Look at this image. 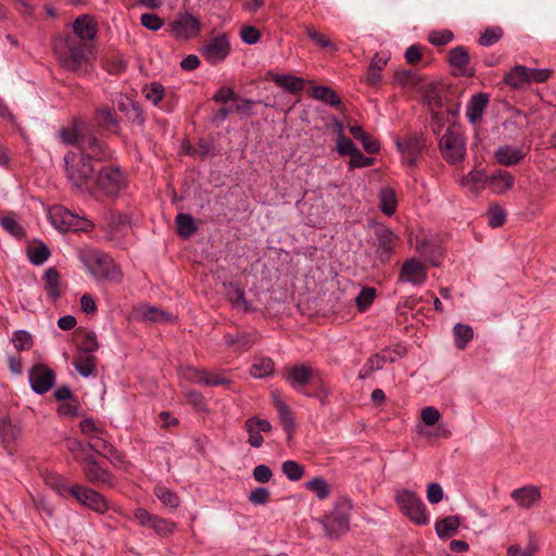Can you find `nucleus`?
Here are the masks:
<instances>
[{"label":"nucleus","mask_w":556,"mask_h":556,"mask_svg":"<svg viewBox=\"0 0 556 556\" xmlns=\"http://www.w3.org/2000/svg\"><path fill=\"white\" fill-rule=\"evenodd\" d=\"M376 298V290L370 287H365L361 290L356 296V305L359 312L366 311L374 302Z\"/></svg>","instance_id":"57"},{"label":"nucleus","mask_w":556,"mask_h":556,"mask_svg":"<svg viewBox=\"0 0 556 556\" xmlns=\"http://www.w3.org/2000/svg\"><path fill=\"white\" fill-rule=\"evenodd\" d=\"M200 52L202 56L211 64L224 61L230 53V42L228 36L223 33L210 39Z\"/></svg>","instance_id":"14"},{"label":"nucleus","mask_w":556,"mask_h":556,"mask_svg":"<svg viewBox=\"0 0 556 556\" xmlns=\"http://www.w3.org/2000/svg\"><path fill=\"white\" fill-rule=\"evenodd\" d=\"M439 151L450 165H457L466 156V139L455 127H447L439 140Z\"/></svg>","instance_id":"4"},{"label":"nucleus","mask_w":556,"mask_h":556,"mask_svg":"<svg viewBox=\"0 0 556 556\" xmlns=\"http://www.w3.org/2000/svg\"><path fill=\"white\" fill-rule=\"evenodd\" d=\"M50 250L42 241L27 248V256L33 265L39 266L46 263L50 256Z\"/></svg>","instance_id":"44"},{"label":"nucleus","mask_w":556,"mask_h":556,"mask_svg":"<svg viewBox=\"0 0 556 556\" xmlns=\"http://www.w3.org/2000/svg\"><path fill=\"white\" fill-rule=\"evenodd\" d=\"M134 517L140 526L152 529L162 538L173 534L176 530V523L174 521L151 514L144 508L135 509Z\"/></svg>","instance_id":"13"},{"label":"nucleus","mask_w":556,"mask_h":556,"mask_svg":"<svg viewBox=\"0 0 556 556\" xmlns=\"http://www.w3.org/2000/svg\"><path fill=\"white\" fill-rule=\"evenodd\" d=\"M536 552V543L530 540L529 544L523 549H521V547L517 544L510 545L507 548V556H534Z\"/></svg>","instance_id":"62"},{"label":"nucleus","mask_w":556,"mask_h":556,"mask_svg":"<svg viewBox=\"0 0 556 556\" xmlns=\"http://www.w3.org/2000/svg\"><path fill=\"white\" fill-rule=\"evenodd\" d=\"M175 223L177 226V233L184 239L191 237L198 230L194 218L190 214H177Z\"/></svg>","instance_id":"43"},{"label":"nucleus","mask_w":556,"mask_h":556,"mask_svg":"<svg viewBox=\"0 0 556 556\" xmlns=\"http://www.w3.org/2000/svg\"><path fill=\"white\" fill-rule=\"evenodd\" d=\"M394 361L395 357L391 355V351L389 349H384L381 352L371 355L365 362L358 372V378L361 380H365L370 377L374 371L382 369L387 362L393 363Z\"/></svg>","instance_id":"26"},{"label":"nucleus","mask_w":556,"mask_h":556,"mask_svg":"<svg viewBox=\"0 0 556 556\" xmlns=\"http://www.w3.org/2000/svg\"><path fill=\"white\" fill-rule=\"evenodd\" d=\"M416 249L426 262L433 266L440 265L442 260L440 245L431 243L429 240H422L417 243Z\"/></svg>","instance_id":"40"},{"label":"nucleus","mask_w":556,"mask_h":556,"mask_svg":"<svg viewBox=\"0 0 556 556\" xmlns=\"http://www.w3.org/2000/svg\"><path fill=\"white\" fill-rule=\"evenodd\" d=\"M455 346L464 350L473 338V330L469 325L456 324L453 329Z\"/></svg>","instance_id":"47"},{"label":"nucleus","mask_w":556,"mask_h":556,"mask_svg":"<svg viewBox=\"0 0 556 556\" xmlns=\"http://www.w3.org/2000/svg\"><path fill=\"white\" fill-rule=\"evenodd\" d=\"M146 99L150 101L153 105L157 106L162 103L165 98V88L161 83L153 81L149 85H146L142 90Z\"/></svg>","instance_id":"49"},{"label":"nucleus","mask_w":556,"mask_h":556,"mask_svg":"<svg viewBox=\"0 0 556 556\" xmlns=\"http://www.w3.org/2000/svg\"><path fill=\"white\" fill-rule=\"evenodd\" d=\"M244 429L248 432V443L253 447H261L264 443L262 432L271 431V425L267 419L256 416L250 417L244 421Z\"/></svg>","instance_id":"23"},{"label":"nucleus","mask_w":556,"mask_h":556,"mask_svg":"<svg viewBox=\"0 0 556 556\" xmlns=\"http://www.w3.org/2000/svg\"><path fill=\"white\" fill-rule=\"evenodd\" d=\"M275 364L270 357H263L250 367V375L254 378H265L273 375Z\"/></svg>","instance_id":"50"},{"label":"nucleus","mask_w":556,"mask_h":556,"mask_svg":"<svg viewBox=\"0 0 556 556\" xmlns=\"http://www.w3.org/2000/svg\"><path fill=\"white\" fill-rule=\"evenodd\" d=\"M78 149L80 151L78 155L86 157L89 162H106L113 159V150L92 134L83 136Z\"/></svg>","instance_id":"11"},{"label":"nucleus","mask_w":556,"mask_h":556,"mask_svg":"<svg viewBox=\"0 0 556 556\" xmlns=\"http://www.w3.org/2000/svg\"><path fill=\"white\" fill-rule=\"evenodd\" d=\"M228 299L235 308L242 309L243 312H250L252 309L245 299L244 289L238 285L232 286V289L228 292Z\"/></svg>","instance_id":"51"},{"label":"nucleus","mask_w":556,"mask_h":556,"mask_svg":"<svg viewBox=\"0 0 556 556\" xmlns=\"http://www.w3.org/2000/svg\"><path fill=\"white\" fill-rule=\"evenodd\" d=\"M305 488L308 491L315 493L317 498L320 501L328 498L330 495V486L327 483V481L320 476L314 477L313 479L307 481L305 483Z\"/></svg>","instance_id":"48"},{"label":"nucleus","mask_w":556,"mask_h":556,"mask_svg":"<svg viewBox=\"0 0 556 556\" xmlns=\"http://www.w3.org/2000/svg\"><path fill=\"white\" fill-rule=\"evenodd\" d=\"M311 97L319 100L326 104L331 106H339L341 104L340 97L336 93V91L326 86H316L311 89Z\"/></svg>","instance_id":"41"},{"label":"nucleus","mask_w":556,"mask_h":556,"mask_svg":"<svg viewBox=\"0 0 556 556\" xmlns=\"http://www.w3.org/2000/svg\"><path fill=\"white\" fill-rule=\"evenodd\" d=\"M503 83L511 89H522L529 85L528 67L515 65L503 77Z\"/></svg>","instance_id":"34"},{"label":"nucleus","mask_w":556,"mask_h":556,"mask_svg":"<svg viewBox=\"0 0 556 556\" xmlns=\"http://www.w3.org/2000/svg\"><path fill=\"white\" fill-rule=\"evenodd\" d=\"M394 500L400 510L412 522L418 526L427 525L429 521L426 505L421 498L414 492L403 489L395 493Z\"/></svg>","instance_id":"6"},{"label":"nucleus","mask_w":556,"mask_h":556,"mask_svg":"<svg viewBox=\"0 0 556 556\" xmlns=\"http://www.w3.org/2000/svg\"><path fill=\"white\" fill-rule=\"evenodd\" d=\"M504 35V30L500 26H491L484 29L481 33L480 38L478 40L479 45L482 47H490L496 43Z\"/></svg>","instance_id":"54"},{"label":"nucleus","mask_w":556,"mask_h":556,"mask_svg":"<svg viewBox=\"0 0 556 556\" xmlns=\"http://www.w3.org/2000/svg\"><path fill=\"white\" fill-rule=\"evenodd\" d=\"M75 343L78 353L92 354L99 349L96 333L83 328L75 330Z\"/></svg>","instance_id":"32"},{"label":"nucleus","mask_w":556,"mask_h":556,"mask_svg":"<svg viewBox=\"0 0 556 556\" xmlns=\"http://www.w3.org/2000/svg\"><path fill=\"white\" fill-rule=\"evenodd\" d=\"M73 31L75 38L87 43L97 38L99 31L98 22L91 14L78 15L73 22Z\"/></svg>","instance_id":"21"},{"label":"nucleus","mask_w":556,"mask_h":556,"mask_svg":"<svg viewBox=\"0 0 556 556\" xmlns=\"http://www.w3.org/2000/svg\"><path fill=\"white\" fill-rule=\"evenodd\" d=\"M427 280V269L422 263L417 258L406 260L401 267L397 278L400 283H412L414 286H421Z\"/></svg>","instance_id":"19"},{"label":"nucleus","mask_w":556,"mask_h":556,"mask_svg":"<svg viewBox=\"0 0 556 556\" xmlns=\"http://www.w3.org/2000/svg\"><path fill=\"white\" fill-rule=\"evenodd\" d=\"M462 522V518L458 515L447 516L435 521V532L440 539H448L453 536Z\"/></svg>","instance_id":"38"},{"label":"nucleus","mask_w":556,"mask_h":556,"mask_svg":"<svg viewBox=\"0 0 556 556\" xmlns=\"http://www.w3.org/2000/svg\"><path fill=\"white\" fill-rule=\"evenodd\" d=\"M305 30L307 37L318 47L323 49H330L331 51L338 50L337 46L332 43L329 38L317 31L314 27L307 26Z\"/></svg>","instance_id":"55"},{"label":"nucleus","mask_w":556,"mask_h":556,"mask_svg":"<svg viewBox=\"0 0 556 556\" xmlns=\"http://www.w3.org/2000/svg\"><path fill=\"white\" fill-rule=\"evenodd\" d=\"M96 356L92 354L78 353L74 357L73 366L80 376L87 378L96 374Z\"/></svg>","instance_id":"39"},{"label":"nucleus","mask_w":556,"mask_h":556,"mask_svg":"<svg viewBox=\"0 0 556 556\" xmlns=\"http://www.w3.org/2000/svg\"><path fill=\"white\" fill-rule=\"evenodd\" d=\"M21 435L22 428L17 422H13L9 417L0 419V443L9 454H13L12 445L20 440Z\"/></svg>","instance_id":"25"},{"label":"nucleus","mask_w":556,"mask_h":556,"mask_svg":"<svg viewBox=\"0 0 556 556\" xmlns=\"http://www.w3.org/2000/svg\"><path fill=\"white\" fill-rule=\"evenodd\" d=\"M12 342L17 351H28L33 348L31 336L26 330L14 331Z\"/></svg>","instance_id":"56"},{"label":"nucleus","mask_w":556,"mask_h":556,"mask_svg":"<svg viewBox=\"0 0 556 556\" xmlns=\"http://www.w3.org/2000/svg\"><path fill=\"white\" fill-rule=\"evenodd\" d=\"M323 525L326 535L334 540L349 531L350 518L344 513H332L325 517Z\"/></svg>","instance_id":"24"},{"label":"nucleus","mask_w":556,"mask_h":556,"mask_svg":"<svg viewBox=\"0 0 556 556\" xmlns=\"http://www.w3.org/2000/svg\"><path fill=\"white\" fill-rule=\"evenodd\" d=\"M447 62L454 68V76H463L471 78L475 76L476 71L469 67L470 55L466 47L457 46L448 51Z\"/></svg>","instance_id":"17"},{"label":"nucleus","mask_w":556,"mask_h":556,"mask_svg":"<svg viewBox=\"0 0 556 556\" xmlns=\"http://www.w3.org/2000/svg\"><path fill=\"white\" fill-rule=\"evenodd\" d=\"M281 471L290 481H299L305 475L304 466L291 459L281 464Z\"/></svg>","instance_id":"52"},{"label":"nucleus","mask_w":556,"mask_h":556,"mask_svg":"<svg viewBox=\"0 0 556 556\" xmlns=\"http://www.w3.org/2000/svg\"><path fill=\"white\" fill-rule=\"evenodd\" d=\"M59 212L62 217V224H64L67 227V229L72 231L89 232L94 227L91 220L76 216L67 210L59 208Z\"/></svg>","instance_id":"36"},{"label":"nucleus","mask_w":556,"mask_h":556,"mask_svg":"<svg viewBox=\"0 0 556 556\" xmlns=\"http://www.w3.org/2000/svg\"><path fill=\"white\" fill-rule=\"evenodd\" d=\"M81 261L88 270L97 279L121 282L123 273L114 260L105 252L100 250H87L81 255Z\"/></svg>","instance_id":"3"},{"label":"nucleus","mask_w":556,"mask_h":556,"mask_svg":"<svg viewBox=\"0 0 556 556\" xmlns=\"http://www.w3.org/2000/svg\"><path fill=\"white\" fill-rule=\"evenodd\" d=\"M170 27L176 38H181L185 40L195 38L201 33L200 20L190 13L180 14L170 24Z\"/></svg>","instance_id":"18"},{"label":"nucleus","mask_w":556,"mask_h":556,"mask_svg":"<svg viewBox=\"0 0 556 556\" xmlns=\"http://www.w3.org/2000/svg\"><path fill=\"white\" fill-rule=\"evenodd\" d=\"M64 163L66 177L72 186L83 190L94 173L92 163L72 151L64 155Z\"/></svg>","instance_id":"5"},{"label":"nucleus","mask_w":556,"mask_h":556,"mask_svg":"<svg viewBox=\"0 0 556 556\" xmlns=\"http://www.w3.org/2000/svg\"><path fill=\"white\" fill-rule=\"evenodd\" d=\"M60 138L61 140L66 143V144H76L77 148L79 147L80 144V139L83 138L84 135L79 134L77 127L75 124H73L72 127H63L61 130H60Z\"/></svg>","instance_id":"59"},{"label":"nucleus","mask_w":556,"mask_h":556,"mask_svg":"<svg viewBox=\"0 0 556 556\" xmlns=\"http://www.w3.org/2000/svg\"><path fill=\"white\" fill-rule=\"evenodd\" d=\"M267 76L278 87L291 93H298L304 89V80L291 74H278L273 71H269L267 73Z\"/></svg>","instance_id":"31"},{"label":"nucleus","mask_w":556,"mask_h":556,"mask_svg":"<svg viewBox=\"0 0 556 556\" xmlns=\"http://www.w3.org/2000/svg\"><path fill=\"white\" fill-rule=\"evenodd\" d=\"M525 156L526 152L522 149L509 144L501 146L494 151V159L502 166H514L520 163Z\"/></svg>","instance_id":"28"},{"label":"nucleus","mask_w":556,"mask_h":556,"mask_svg":"<svg viewBox=\"0 0 556 556\" xmlns=\"http://www.w3.org/2000/svg\"><path fill=\"white\" fill-rule=\"evenodd\" d=\"M79 430L87 439V446L97 454L108 448V444L111 443L105 425L92 417L83 419L79 422Z\"/></svg>","instance_id":"7"},{"label":"nucleus","mask_w":556,"mask_h":556,"mask_svg":"<svg viewBox=\"0 0 556 556\" xmlns=\"http://www.w3.org/2000/svg\"><path fill=\"white\" fill-rule=\"evenodd\" d=\"M141 25L150 30L156 31L164 25L163 18L155 13H143L140 16Z\"/></svg>","instance_id":"61"},{"label":"nucleus","mask_w":556,"mask_h":556,"mask_svg":"<svg viewBox=\"0 0 556 556\" xmlns=\"http://www.w3.org/2000/svg\"><path fill=\"white\" fill-rule=\"evenodd\" d=\"M96 118L99 127L110 130L115 135L121 134L119 119L113 108L102 105L96 109Z\"/></svg>","instance_id":"29"},{"label":"nucleus","mask_w":556,"mask_h":556,"mask_svg":"<svg viewBox=\"0 0 556 556\" xmlns=\"http://www.w3.org/2000/svg\"><path fill=\"white\" fill-rule=\"evenodd\" d=\"M188 378L193 382H201L206 387L226 386L231 380L224 371H207L205 369L187 367Z\"/></svg>","instance_id":"22"},{"label":"nucleus","mask_w":556,"mask_h":556,"mask_svg":"<svg viewBox=\"0 0 556 556\" xmlns=\"http://www.w3.org/2000/svg\"><path fill=\"white\" fill-rule=\"evenodd\" d=\"M153 493L164 506L170 509H176L180 504L178 494L164 485H155Z\"/></svg>","instance_id":"45"},{"label":"nucleus","mask_w":556,"mask_h":556,"mask_svg":"<svg viewBox=\"0 0 556 556\" xmlns=\"http://www.w3.org/2000/svg\"><path fill=\"white\" fill-rule=\"evenodd\" d=\"M52 46L62 67L72 72H80L91 53L88 43L78 40L71 34L54 38Z\"/></svg>","instance_id":"2"},{"label":"nucleus","mask_w":556,"mask_h":556,"mask_svg":"<svg viewBox=\"0 0 556 556\" xmlns=\"http://www.w3.org/2000/svg\"><path fill=\"white\" fill-rule=\"evenodd\" d=\"M282 379L298 393L315 397L321 405L329 403L330 388L325 382L321 371L309 364L298 363L287 367L282 372Z\"/></svg>","instance_id":"1"},{"label":"nucleus","mask_w":556,"mask_h":556,"mask_svg":"<svg viewBox=\"0 0 556 556\" xmlns=\"http://www.w3.org/2000/svg\"><path fill=\"white\" fill-rule=\"evenodd\" d=\"M240 38L247 45H254L261 39V31L250 25H245L240 30Z\"/></svg>","instance_id":"64"},{"label":"nucleus","mask_w":556,"mask_h":556,"mask_svg":"<svg viewBox=\"0 0 556 556\" xmlns=\"http://www.w3.org/2000/svg\"><path fill=\"white\" fill-rule=\"evenodd\" d=\"M81 471L87 482L97 488L111 489L115 485V477L102 467L91 454H86L80 459Z\"/></svg>","instance_id":"9"},{"label":"nucleus","mask_w":556,"mask_h":556,"mask_svg":"<svg viewBox=\"0 0 556 556\" xmlns=\"http://www.w3.org/2000/svg\"><path fill=\"white\" fill-rule=\"evenodd\" d=\"M515 185V177L507 170L496 169L489 177V188L493 193L502 194Z\"/></svg>","instance_id":"30"},{"label":"nucleus","mask_w":556,"mask_h":556,"mask_svg":"<svg viewBox=\"0 0 556 556\" xmlns=\"http://www.w3.org/2000/svg\"><path fill=\"white\" fill-rule=\"evenodd\" d=\"M454 39V34L450 29L432 30L428 36V41L434 47H442Z\"/></svg>","instance_id":"58"},{"label":"nucleus","mask_w":556,"mask_h":556,"mask_svg":"<svg viewBox=\"0 0 556 556\" xmlns=\"http://www.w3.org/2000/svg\"><path fill=\"white\" fill-rule=\"evenodd\" d=\"M489 225L492 228L501 227L506 220V212L500 205H493L488 211Z\"/></svg>","instance_id":"60"},{"label":"nucleus","mask_w":556,"mask_h":556,"mask_svg":"<svg viewBox=\"0 0 556 556\" xmlns=\"http://www.w3.org/2000/svg\"><path fill=\"white\" fill-rule=\"evenodd\" d=\"M260 340V334L257 331L251 332H238L237 334L227 333L225 336V342L228 346L232 348L235 351L245 352L249 351L257 341Z\"/></svg>","instance_id":"27"},{"label":"nucleus","mask_w":556,"mask_h":556,"mask_svg":"<svg viewBox=\"0 0 556 556\" xmlns=\"http://www.w3.org/2000/svg\"><path fill=\"white\" fill-rule=\"evenodd\" d=\"M489 103L488 93L473 94L467 105L466 116L471 124L478 123L483 115V112Z\"/></svg>","instance_id":"33"},{"label":"nucleus","mask_w":556,"mask_h":556,"mask_svg":"<svg viewBox=\"0 0 556 556\" xmlns=\"http://www.w3.org/2000/svg\"><path fill=\"white\" fill-rule=\"evenodd\" d=\"M45 289L47 296L51 302L61 298V276L55 267H49L43 275Z\"/></svg>","instance_id":"35"},{"label":"nucleus","mask_w":556,"mask_h":556,"mask_svg":"<svg viewBox=\"0 0 556 556\" xmlns=\"http://www.w3.org/2000/svg\"><path fill=\"white\" fill-rule=\"evenodd\" d=\"M70 494L75 497L80 505L86 506L98 514H104L109 510V503L106 498L100 492L91 488L81 484H74L70 486Z\"/></svg>","instance_id":"12"},{"label":"nucleus","mask_w":556,"mask_h":556,"mask_svg":"<svg viewBox=\"0 0 556 556\" xmlns=\"http://www.w3.org/2000/svg\"><path fill=\"white\" fill-rule=\"evenodd\" d=\"M395 146L401 153L403 163L414 167L417 165V161L426 147V140L422 135L409 134L403 138L397 137Z\"/></svg>","instance_id":"10"},{"label":"nucleus","mask_w":556,"mask_h":556,"mask_svg":"<svg viewBox=\"0 0 556 556\" xmlns=\"http://www.w3.org/2000/svg\"><path fill=\"white\" fill-rule=\"evenodd\" d=\"M31 389L37 394H45L55 382V372L45 364L34 365L28 372Z\"/></svg>","instance_id":"15"},{"label":"nucleus","mask_w":556,"mask_h":556,"mask_svg":"<svg viewBox=\"0 0 556 556\" xmlns=\"http://www.w3.org/2000/svg\"><path fill=\"white\" fill-rule=\"evenodd\" d=\"M269 490L263 486L252 490L248 496L249 501L254 505H265L269 501Z\"/></svg>","instance_id":"63"},{"label":"nucleus","mask_w":556,"mask_h":556,"mask_svg":"<svg viewBox=\"0 0 556 556\" xmlns=\"http://www.w3.org/2000/svg\"><path fill=\"white\" fill-rule=\"evenodd\" d=\"M379 206L383 214L387 216H392L395 213L397 207V199L396 193L392 188H382L379 192Z\"/></svg>","instance_id":"42"},{"label":"nucleus","mask_w":556,"mask_h":556,"mask_svg":"<svg viewBox=\"0 0 556 556\" xmlns=\"http://www.w3.org/2000/svg\"><path fill=\"white\" fill-rule=\"evenodd\" d=\"M511 500L522 509H532L540 505L542 501L541 489L534 484H527L515 489L510 493Z\"/></svg>","instance_id":"20"},{"label":"nucleus","mask_w":556,"mask_h":556,"mask_svg":"<svg viewBox=\"0 0 556 556\" xmlns=\"http://www.w3.org/2000/svg\"><path fill=\"white\" fill-rule=\"evenodd\" d=\"M0 225L16 239L25 238V229L16 219L15 214L9 213L7 215H0Z\"/></svg>","instance_id":"46"},{"label":"nucleus","mask_w":556,"mask_h":556,"mask_svg":"<svg viewBox=\"0 0 556 556\" xmlns=\"http://www.w3.org/2000/svg\"><path fill=\"white\" fill-rule=\"evenodd\" d=\"M375 235L377 238V249L376 253L378 258L382 263H388L391 260L392 254L395 251V247L400 243V237L394 233L390 228L387 227H378L375 230Z\"/></svg>","instance_id":"16"},{"label":"nucleus","mask_w":556,"mask_h":556,"mask_svg":"<svg viewBox=\"0 0 556 556\" xmlns=\"http://www.w3.org/2000/svg\"><path fill=\"white\" fill-rule=\"evenodd\" d=\"M280 424L287 433L288 441H291L295 432V421L290 407L281 400H275Z\"/></svg>","instance_id":"37"},{"label":"nucleus","mask_w":556,"mask_h":556,"mask_svg":"<svg viewBox=\"0 0 556 556\" xmlns=\"http://www.w3.org/2000/svg\"><path fill=\"white\" fill-rule=\"evenodd\" d=\"M102 66L109 74L118 75L126 71L127 62L118 54H114L105 58L102 61Z\"/></svg>","instance_id":"53"},{"label":"nucleus","mask_w":556,"mask_h":556,"mask_svg":"<svg viewBox=\"0 0 556 556\" xmlns=\"http://www.w3.org/2000/svg\"><path fill=\"white\" fill-rule=\"evenodd\" d=\"M94 184L104 195L116 197L126 188L127 180L119 167L104 166L98 172Z\"/></svg>","instance_id":"8"}]
</instances>
